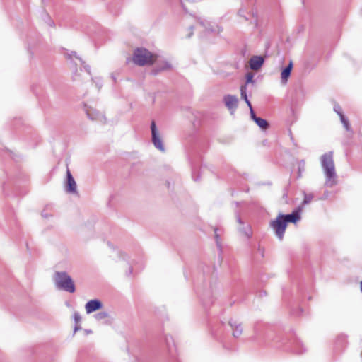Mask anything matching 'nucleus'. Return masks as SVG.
<instances>
[{
	"instance_id": "obj_6",
	"label": "nucleus",
	"mask_w": 362,
	"mask_h": 362,
	"mask_svg": "<svg viewBox=\"0 0 362 362\" xmlns=\"http://www.w3.org/2000/svg\"><path fill=\"white\" fill-rule=\"evenodd\" d=\"M64 56L66 57V59H67L68 60L70 61V64L71 65V68L72 69H74L75 71H74V76H73V78L74 81H79L80 78H79V74H78V69L74 67L76 64L74 62V59H78L81 64H83V61L81 60V58H79L77 55H76V52H74V51H71V52H66L64 53Z\"/></svg>"
},
{
	"instance_id": "obj_5",
	"label": "nucleus",
	"mask_w": 362,
	"mask_h": 362,
	"mask_svg": "<svg viewBox=\"0 0 362 362\" xmlns=\"http://www.w3.org/2000/svg\"><path fill=\"white\" fill-rule=\"evenodd\" d=\"M151 130L152 134V141L156 148L162 152H165V146L163 144L162 139L158 133L156 123L154 121L151 122Z\"/></svg>"
},
{
	"instance_id": "obj_10",
	"label": "nucleus",
	"mask_w": 362,
	"mask_h": 362,
	"mask_svg": "<svg viewBox=\"0 0 362 362\" xmlns=\"http://www.w3.org/2000/svg\"><path fill=\"white\" fill-rule=\"evenodd\" d=\"M224 103L231 113H233L238 107V98L235 95H228L225 96Z\"/></svg>"
},
{
	"instance_id": "obj_27",
	"label": "nucleus",
	"mask_w": 362,
	"mask_h": 362,
	"mask_svg": "<svg viewBox=\"0 0 362 362\" xmlns=\"http://www.w3.org/2000/svg\"><path fill=\"white\" fill-rule=\"evenodd\" d=\"M250 115H251V117H252V119H253V121H255V118H257L258 117H257V116L255 115V112H254V111H253V109H252V108L250 109Z\"/></svg>"
},
{
	"instance_id": "obj_26",
	"label": "nucleus",
	"mask_w": 362,
	"mask_h": 362,
	"mask_svg": "<svg viewBox=\"0 0 362 362\" xmlns=\"http://www.w3.org/2000/svg\"><path fill=\"white\" fill-rule=\"evenodd\" d=\"M241 230L243 231V233H244L245 235H246L247 238H250L252 235V232H251L250 228H247V229H245L244 230H243V229H241Z\"/></svg>"
},
{
	"instance_id": "obj_9",
	"label": "nucleus",
	"mask_w": 362,
	"mask_h": 362,
	"mask_svg": "<svg viewBox=\"0 0 362 362\" xmlns=\"http://www.w3.org/2000/svg\"><path fill=\"white\" fill-rule=\"evenodd\" d=\"M103 308V303L98 299L90 300L85 305V309L87 314H90Z\"/></svg>"
},
{
	"instance_id": "obj_17",
	"label": "nucleus",
	"mask_w": 362,
	"mask_h": 362,
	"mask_svg": "<svg viewBox=\"0 0 362 362\" xmlns=\"http://www.w3.org/2000/svg\"><path fill=\"white\" fill-rule=\"evenodd\" d=\"M94 317H95V320H97L98 321L106 320V323H110L111 322H110V315L107 312H105V311L96 313L94 315Z\"/></svg>"
},
{
	"instance_id": "obj_14",
	"label": "nucleus",
	"mask_w": 362,
	"mask_h": 362,
	"mask_svg": "<svg viewBox=\"0 0 362 362\" xmlns=\"http://www.w3.org/2000/svg\"><path fill=\"white\" fill-rule=\"evenodd\" d=\"M293 68V62L290 61L288 65L281 71V83L286 84L291 75V72Z\"/></svg>"
},
{
	"instance_id": "obj_1",
	"label": "nucleus",
	"mask_w": 362,
	"mask_h": 362,
	"mask_svg": "<svg viewBox=\"0 0 362 362\" xmlns=\"http://www.w3.org/2000/svg\"><path fill=\"white\" fill-rule=\"evenodd\" d=\"M321 166L325 175V185L329 187L337 184V173L333 160V152L323 154L320 158Z\"/></svg>"
},
{
	"instance_id": "obj_11",
	"label": "nucleus",
	"mask_w": 362,
	"mask_h": 362,
	"mask_svg": "<svg viewBox=\"0 0 362 362\" xmlns=\"http://www.w3.org/2000/svg\"><path fill=\"white\" fill-rule=\"evenodd\" d=\"M200 24L208 31L215 33H219L222 31L220 26L216 23L211 22L208 20H203L200 22Z\"/></svg>"
},
{
	"instance_id": "obj_29",
	"label": "nucleus",
	"mask_w": 362,
	"mask_h": 362,
	"mask_svg": "<svg viewBox=\"0 0 362 362\" xmlns=\"http://www.w3.org/2000/svg\"><path fill=\"white\" fill-rule=\"evenodd\" d=\"M245 103H247V105H248L250 109L252 108V105H251V103H250L249 100H246Z\"/></svg>"
},
{
	"instance_id": "obj_30",
	"label": "nucleus",
	"mask_w": 362,
	"mask_h": 362,
	"mask_svg": "<svg viewBox=\"0 0 362 362\" xmlns=\"http://www.w3.org/2000/svg\"><path fill=\"white\" fill-rule=\"evenodd\" d=\"M84 68L86 69V70L88 73V74H90V68H89V66H84Z\"/></svg>"
},
{
	"instance_id": "obj_31",
	"label": "nucleus",
	"mask_w": 362,
	"mask_h": 362,
	"mask_svg": "<svg viewBox=\"0 0 362 362\" xmlns=\"http://www.w3.org/2000/svg\"><path fill=\"white\" fill-rule=\"evenodd\" d=\"M238 221L240 223H242L241 220H240V218H238Z\"/></svg>"
},
{
	"instance_id": "obj_7",
	"label": "nucleus",
	"mask_w": 362,
	"mask_h": 362,
	"mask_svg": "<svg viewBox=\"0 0 362 362\" xmlns=\"http://www.w3.org/2000/svg\"><path fill=\"white\" fill-rule=\"evenodd\" d=\"M65 189L66 192L71 194L77 193V185L69 168L66 169V181L65 182Z\"/></svg>"
},
{
	"instance_id": "obj_3",
	"label": "nucleus",
	"mask_w": 362,
	"mask_h": 362,
	"mask_svg": "<svg viewBox=\"0 0 362 362\" xmlns=\"http://www.w3.org/2000/svg\"><path fill=\"white\" fill-rule=\"evenodd\" d=\"M157 60V56L144 48L136 49L133 54V62L139 66L151 65Z\"/></svg>"
},
{
	"instance_id": "obj_32",
	"label": "nucleus",
	"mask_w": 362,
	"mask_h": 362,
	"mask_svg": "<svg viewBox=\"0 0 362 362\" xmlns=\"http://www.w3.org/2000/svg\"><path fill=\"white\" fill-rule=\"evenodd\" d=\"M86 333H87V334H89V333H91V332H91V330H87V331H86Z\"/></svg>"
},
{
	"instance_id": "obj_18",
	"label": "nucleus",
	"mask_w": 362,
	"mask_h": 362,
	"mask_svg": "<svg viewBox=\"0 0 362 362\" xmlns=\"http://www.w3.org/2000/svg\"><path fill=\"white\" fill-rule=\"evenodd\" d=\"M261 129L265 130L268 128L269 127V123L267 122V120L262 119V118H260V117H257V118H255V121H254Z\"/></svg>"
},
{
	"instance_id": "obj_25",
	"label": "nucleus",
	"mask_w": 362,
	"mask_h": 362,
	"mask_svg": "<svg viewBox=\"0 0 362 362\" xmlns=\"http://www.w3.org/2000/svg\"><path fill=\"white\" fill-rule=\"evenodd\" d=\"M334 110L338 114V115L339 116L340 118H341V115H344L341 112V107L339 105H336L334 106Z\"/></svg>"
},
{
	"instance_id": "obj_4",
	"label": "nucleus",
	"mask_w": 362,
	"mask_h": 362,
	"mask_svg": "<svg viewBox=\"0 0 362 362\" xmlns=\"http://www.w3.org/2000/svg\"><path fill=\"white\" fill-rule=\"evenodd\" d=\"M286 226L285 221L279 215H278L275 220H272L270 222V227L280 240L283 239Z\"/></svg>"
},
{
	"instance_id": "obj_22",
	"label": "nucleus",
	"mask_w": 362,
	"mask_h": 362,
	"mask_svg": "<svg viewBox=\"0 0 362 362\" xmlns=\"http://www.w3.org/2000/svg\"><path fill=\"white\" fill-rule=\"evenodd\" d=\"M253 74L251 72H248L246 74V83H250L253 82Z\"/></svg>"
},
{
	"instance_id": "obj_12",
	"label": "nucleus",
	"mask_w": 362,
	"mask_h": 362,
	"mask_svg": "<svg viewBox=\"0 0 362 362\" xmlns=\"http://www.w3.org/2000/svg\"><path fill=\"white\" fill-rule=\"evenodd\" d=\"M264 63V58L260 56H254L250 60V66L252 70H258Z\"/></svg>"
},
{
	"instance_id": "obj_24",
	"label": "nucleus",
	"mask_w": 362,
	"mask_h": 362,
	"mask_svg": "<svg viewBox=\"0 0 362 362\" xmlns=\"http://www.w3.org/2000/svg\"><path fill=\"white\" fill-rule=\"evenodd\" d=\"M216 243L218 247H221V239L219 235L217 233V230L214 229Z\"/></svg>"
},
{
	"instance_id": "obj_21",
	"label": "nucleus",
	"mask_w": 362,
	"mask_h": 362,
	"mask_svg": "<svg viewBox=\"0 0 362 362\" xmlns=\"http://www.w3.org/2000/svg\"><path fill=\"white\" fill-rule=\"evenodd\" d=\"M313 198V194H305L304 199H303V204H309L312 201Z\"/></svg>"
},
{
	"instance_id": "obj_8",
	"label": "nucleus",
	"mask_w": 362,
	"mask_h": 362,
	"mask_svg": "<svg viewBox=\"0 0 362 362\" xmlns=\"http://www.w3.org/2000/svg\"><path fill=\"white\" fill-rule=\"evenodd\" d=\"M86 114L91 120L97 121L102 124L106 122L105 116L96 109L88 108L86 110Z\"/></svg>"
},
{
	"instance_id": "obj_33",
	"label": "nucleus",
	"mask_w": 362,
	"mask_h": 362,
	"mask_svg": "<svg viewBox=\"0 0 362 362\" xmlns=\"http://www.w3.org/2000/svg\"><path fill=\"white\" fill-rule=\"evenodd\" d=\"M360 285H361V291H362V281H361Z\"/></svg>"
},
{
	"instance_id": "obj_15",
	"label": "nucleus",
	"mask_w": 362,
	"mask_h": 362,
	"mask_svg": "<svg viewBox=\"0 0 362 362\" xmlns=\"http://www.w3.org/2000/svg\"><path fill=\"white\" fill-rule=\"evenodd\" d=\"M279 215L282 217V219H284V221H285L286 225L288 222L296 223L300 219V216L298 211H293L292 214L288 215H283L281 214Z\"/></svg>"
},
{
	"instance_id": "obj_13",
	"label": "nucleus",
	"mask_w": 362,
	"mask_h": 362,
	"mask_svg": "<svg viewBox=\"0 0 362 362\" xmlns=\"http://www.w3.org/2000/svg\"><path fill=\"white\" fill-rule=\"evenodd\" d=\"M229 324L233 329V336L234 337H238L243 332V327L241 323L237 320H230Z\"/></svg>"
},
{
	"instance_id": "obj_28",
	"label": "nucleus",
	"mask_w": 362,
	"mask_h": 362,
	"mask_svg": "<svg viewBox=\"0 0 362 362\" xmlns=\"http://www.w3.org/2000/svg\"><path fill=\"white\" fill-rule=\"evenodd\" d=\"M81 329V326L78 324H76V325L74 327V333L77 331L80 330Z\"/></svg>"
},
{
	"instance_id": "obj_16",
	"label": "nucleus",
	"mask_w": 362,
	"mask_h": 362,
	"mask_svg": "<svg viewBox=\"0 0 362 362\" xmlns=\"http://www.w3.org/2000/svg\"><path fill=\"white\" fill-rule=\"evenodd\" d=\"M173 66L170 62L168 61H162L158 63L155 71L157 73L159 71H169L171 70Z\"/></svg>"
},
{
	"instance_id": "obj_20",
	"label": "nucleus",
	"mask_w": 362,
	"mask_h": 362,
	"mask_svg": "<svg viewBox=\"0 0 362 362\" xmlns=\"http://www.w3.org/2000/svg\"><path fill=\"white\" fill-rule=\"evenodd\" d=\"M246 89H247L246 85H243L240 87L241 98L243 99L245 101L248 100L247 99V93H246Z\"/></svg>"
},
{
	"instance_id": "obj_2",
	"label": "nucleus",
	"mask_w": 362,
	"mask_h": 362,
	"mask_svg": "<svg viewBox=\"0 0 362 362\" xmlns=\"http://www.w3.org/2000/svg\"><path fill=\"white\" fill-rule=\"evenodd\" d=\"M53 280L57 288L71 293L75 291L74 282L66 272H56Z\"/></svg>"
},
{
	"instance_id": "obj_23",
	"label": "nucleus",
	"mask_w": 362,
	"mask_h": 362,
	"mask_svg": "<svg viewBox=\"0 0 362 362\" xmlns=\"http://www.w3.org/2000/svg\"><path fill=\"white\" fill-rule=\"evenodd\" d=\"M74 320L76 324H79V322L81 320V317L78 313L75 312L74 313Z\"/></svg>"
},
{
	"instance_id": "obj_19",
	"label": "nucleus",
	"mask_w": 362,
	"mask_h": 362,
	"mask_svg": "<svg viewBox=\"0 0 362 362\" xmlns=\"http://www.w3.org/2000/svg\"><path fill=\"white\" fill-rule=\"evenodd\" d=\"M340 120H341V123L343 124L344 128L347 131H351V127H350V125H349V122L346 119V118L344 117V115H341Z\"/></svg>"
}]
</instances>
